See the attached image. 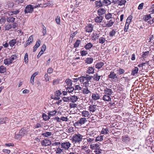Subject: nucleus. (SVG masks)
Listing matches in <instances>:
<instances>
[{
	"label": "nucleus",
	"instance_id": "nucleus-1",
	"mask_svg": "<svg viewBox=\"0 0 154 154\" xmlns=\"http://www.w3.org/2000/svg\"><path fill=\"white\" fill-rule=\"evenodd\" d=\"M111 1L109 0H103L102 1L100 0L95 2V4L97 7H100L104 6H107L111 4Z\"/></svg>",
	"mask_w": 154,
	"mask_h": 154
},
{
	"label": "nucleus",
	"instance_id": "nucleus-2",
	"mask_svg": "<svg viewBox=\"0 0 154 154\" xmlns=\"http://www.w3.org/2000/svg\"><path fill=\"white\" fill-rule=\"evenodd\" d=\"M17 58V56L15 54L12 55L9 58H7L4 60V63L5 65L8 66L9 65L12 63L14 60Z\"/></svg>",
	"mask_w": 154,
	"mask_h": 154
},
{
	"label": "nucleus",
	"instance_id": "nucleus-3",
	"mask_svg": "<svg viewBox=\"0 0 154 154\" xmlns=\"http://www.w3.org/2000/svg\"><path fill=\"white\" fill-rule=\"evenodd\" d=\"M109 80L113 83H115L118 81V78L116 74L114 72H111L108 75Z\"/></svg>",
	"mask_w": 154,
	"mask_h": 154
},
{
	"label": "nucleus",
	"instance_id": "nucleus-4",
	"mask_svg": "<svg viewBox=\"0 0 154 154\" xmlns=\"http://www.w3.org/2000/svg\"><path fill=\"white\" fill-rule=\"evenodd\" d=\"M87 122V120L85 118H82L76 122L74 123V126L76 128H78L79 126H81L85 124Z\"/></svg>",
	"mask_w": 154,
	"mask_h": 154
},
{
	"label": "nucleus",
	"instance_id": "nucleus-5",
	"mask_svg": "<svg viewBox=\"0 0 154 154\" xmlns=\"http://www.w3.org/2000/svg\"><path fill=\"white\" fill-rule=\"evenodd\" d=\"M83 137V136L79 134H75L72 138V140L75 143L79 142L82 140Z\"/></svg>",
	"mask_w": 154,
	"mask_h": 154
},
{
	"label": "nucleus",
	"instance_id": "nucleus-6",
	"mask_svg": "<svg viewBox=\"0 0 154 154\" xmlns=\"http://www.w3.org/2000/svg\"><path fill=\"white\" fill-rule=\"evenodd\" d=\"M34 8L33 5H27L25 8L24 12L25 14L32 13L34 10Z\"/></svg>",
	"mask_w": 154,
	"mask_h": 154
},
{
	"label": "nucleus",
	"instance_id": "nucleus-7",
	"mask_svg": "<svg viewBox=\"0 0 154 154\" xmlns=\"http://www.w3.org/2000/svg\"><path fill=\"white\" fill-rule=\"evenodd\" d=\"M113 2L115 4H118L119 6L125 5L126 2V0H113Z\"/></svg>",
	"mask_w": 154,
	"mask_h": 154
},
{
	"label": "nucleus",
	"instance_id": "nucleus-8",
	"mask_svg": "<svg viewBox=\"0 0 154 154\" xmlns=\"http://www.w3.org/2000/svg\"><path fill=\"white\" fill-rule=\"evenodd\" d=\"M97 107L96 105H91L88 107V110L91 113H92L97 110Z\"/></svg>",
	"mask_w": 154,
	"mask_h": 154
},
{
	"label": "nucleus",
	"instance_id": "nucleus-9",
	"mask_svg": "<svg viewBox=\"0 0 154 154\" xmlns=\"http://www.w3.org/2000/svg\"><path fill=\"white\" fill-rule=\"evenodd\" d=\"M71 143L69 142H63L61 143V148L65 150H68L70 147Z\"/></svg>",
	"mask_w": 154,
	"mask_h": 154
},
{
	"label": "nucleus",
	"instance_id": "nucleus-10",
	"mask_svg": "<svg viewBox=\"0 0 154 154\" xmlns=\"http://www.w3.org/2000/svg\"><path fill=\"white\" fill-rule=\"evenodd\" d=\"M93 26L92 24L87 25L85 27V31L88 32H91L93 29Z\"/></svg>",
	"mask_w": 154,
	"mask_h": 154
},
{
	"label": "nucleus",
	"instance_id": "nucleus-11",
	"mask_svg": "<svg viewBox=\"0 0 154 154\" xmlns=\"http://www.w3.org/2000/svg\"><path fill=\"white\" fill-rule=\"evenodd\" d=\"M82 115L84 118H89L91 116V113L90 112L86 110H84L81 112Z\"/></svg>",
	"mask_w": 154,
	"mask_h": 154
},
{
	"label": "nucleus",
	"instance_id": "nucleus-12",
	"mask_svg": "<svg viewBox=\"0 0 154 154\" xmlns=\"http://www.w3.org/2000/svg\"><path fill=\"white\" fill-rule=\"evenodd\" d=\"M110 129L109 128L106 126H104L101 131V133L102 134H108L110 131Z\"/></svg>",
	"mask_w": 154,
	"mask_h": 154
},
{
	"label": "nucleus",
	"instance_id": "nucleus-13",
	"mask_svg": "<svg viewBox=\"0 0 154 154\" xmlns=\"http://www.w3.org/2000/svg\"><path fill=\"white\" fill-rule=\"evenodd\" d=\"M14 4L12 2H8L5 3V7L6 9H9L12 8Z\"/></svg>",
	"mask_w": 154,
	"mask_h": 154
},
{
	"label": "nucleus",
	"instance_id": "nucleus-14",
	"mask_svg": "<svg viewBox=\"0 0 154 154\" xmlns=\"http://www.w3.org/2000/svg\"><path fill=\"white\" fill-rule=\"evenodd\" d=\"M100 144L99 143L95 144H91L90 145V148L92 149L95 150L100 148Z\"/></svg>",
	"mask_w": 154,
	"mask_h": 154
},
{
	"label": "nucleus",
	"instance_id": "nucleus-15",
	"mask_svg": "<svg viewBox=\"0 0 154 154\" xmlns=\"http://www.w3.org/2000/svg\"><path fill=\"white\" fill-rule=\"evenodd\" d=\"M115 23V20H110L107 21V23L106 24V26L105 27H111Z\"/></svg>",
	"mask_w": 154,
	"mask_h": 154
},
{
	"label": "nucleus",
	"instance_id": "nucleus-16",
	"mask_svg": "<svg viewBox=\"0 0 154 154\" xmlns=\"http://www.w3.org/2000/svg\"><path fill=\"white\" fill-rule=\"evenodd\" d=\"M103 19L102 16H97L94 18L95 21L97 23H101Z\"/></svg>",
	"mask_w": 154,
	"mask_h": 154
},
{
	"label": "nucleus",
	"instance_id": "nucleus-17",
	"mask_svg": "<svg viewBox=\"0 0 154 154\" xmlns=\"http://www.w3.org/2000/svg\"><path fill=\"white\" fill-rule=\"evenodd\" d=\"M102 99L104 101L109 102L111 101V99L110 95L105 94L103 96Z\"/></svg>",
	"mask_w": 154,
	"mask_h": 154
},
{
	"label": "nucleus",
	"instance_id": "nucleus-18",
	"mask_svg": "<svg viewBox=\"0 0 154 154\" xmlns=\"http://www.w3.org/2000/svg\"><path fill=\"white\" fill-rule=\"evenodd\" d=\"M104 93L106 95H111L113 93V92L111 89L106 88L104 90Z\"/></svg>",
	"mask_w": 154,
	"mask_h": 154
},
{
	"label": "nucleus",
	"instance_id": "nucleus-19",
	"mask_svg": "<svg viewBox=\"0 0 154 154\" xmlns=\"http://www.w3.org/2000/svg\"><path fill=\"white\" fill-rule=\"evenodd\" d=\"M70 101L72 102L73 103H75L78 99L77 96L75 95L69 97Z\"/></svg>",
	"mask_w": 154,
	"mask_h": 154
},
{
	"label": "nucleus",
	"instance_id": "nucleus-20",
	"mask_svg": "<svg viewBox=\"0 0 154 154\" xmlns=\"http://www.w3.org/2000/svg\"><path fill=\"white\" fill-rule=\"evenodd\" d=\"M130 140V138L129 137L126 135L122 136V141L125 143H128Z\"/></svg>",
	"mask_w": 154,
	"mask_h": 154
},
{
	"label": "nucleus",
	"instance_id": "nucleus-21",
	"mask_svg": "<svg viewBox=\"0 0 154 154\" xmlns=\"http://www.w3.org/2000/svg\"><path fill=\"white\" fill-rule=\"evenodd\" d=\"M106 11L103 8H100L98 10V14L99 16H101L104 14L105 13Z\"/></svg>",
	"mask_w": 154,
	"mask_h": 154
},
{
	"label": "nucleus",
	"instance_id": "nucleus-22",
	"mask_svg": "<svg viewBox=\"0 0 154 154\" xmlns=\"http://www.w3.org/2000/svg\"><path fill=\"white\" fill-rule=\"evenodd\" d=\"M85 139L86 140L87 142L89 144H92L95 141L94 138H92L91 136V137H87Z\"/></svg>",
	"mask_w": 154,
	"mask_h": 154
},
{
	"label": "nucleus",
	"instance_id": "nucleus-23",
	"mask_svg": "<svg viewBox=\"0 0 154 154\" xmlns=\"http://www.w3.org/2000/svg\"><path fill=\"white\" fill-rule=\"evenodd\" d=\"M92 98L94 100H97L100 98L99 95L97 93H93L92 94Z\"/></svg>",
	"mask_w": 154,
	"mask_h": 154
},
{
	"label": "nucleus",
	"instance_id": "nucleus-24",
	"mask_svg": "<svg viewBox=\"0 0 154 154\" xmlns=\"http://www.w3.org/2000/svg\"><path fill=\"white\" fill-rule=\"evenodd\" d=\"M20 11L19 10H17L15 11H10L8 13V14L11 16H12L13 15H17L19 14Z\"/></svg>",
	"mask_w": 154,
	"mask_h": 154
},
{
	"label": "nucleus",
	"instance_id": "nucleus-25",
	"mask_svg": "<svg viewBox=\"0 0 154 154\" xmlns=\"http://www.w3.org/2000/svg\"><path fill=\"white\" fill-rule=\"evenodd\" d=\"M104 65L103 62H100L97 63L95 65L96 68L98 69L101 68Z\"/></svg>",
	"mask_w": 154,
	"mask_h": 154
},
{
	"label": "nucleus",
	"instance_id": "nucleus-26",
	"mask_svg": "<svg viewBox=\"0 0 154 154\" xmlns=\"http://www.w3.org/2000/svg\"><path fill=\"white\" fill-rule=\"evenodd\" d=\"M57 113V111L54 110L51 111H49L48 114L49 116L51 117L52 116H54Z\"/></svg>",
	"mask_w": 154,
	"mask_h": 154
},
{
	"label": "nucleus",
	"instance_id": "nucleus-27",
	"mask_svg": "<svg viewBox=\"0 0 154 154\" xmlns=\"http://www.w3.org/2000/svg\"><path fill=\"white\" fill-rule=\"evenodd\" d=\"M93 46L92 44L90 42L88 43L85 46V48L87 50H89Z\"/></svg>",
	"mask_w": 154,
	"mask_h": 154
},
{
	"label": "nucleus",
	"instance_id": "nucleus-28",
	"mask_svg": "<svg viewBox=\"0 0 154 154\" xmlns=\"http://www.w3.org/2000/svg\"><path fill=\"white\" fill-rule=\"evenodd\" d=\"M16 43V40L15 39H13L10 41L8 43L10 46L12 47Z\"/></svg>",
	"mask_w": 154,
	"mask_h": 154
},
{
	"label": "nucleus",
	"instance_id": "nucleus-29",
	"mask_svg": "<svg viewBox=\"0 0 154 154\" xmlns=\"http://www.w3.org/2000/svg\"><path fill=\"white\" fill-rule=\"evenodd\" d=\"M15 19L13 17L10 16L8 17L7 18V21L9 22L14 23Z\"/></svg>",
	"mask_w": 154,
	"mask_h": 154
},
{
	"label": "nucleus",
	"instance_id": "nucleus-30",
	"mask_svg": "<svg viewBox=\"0 0 154 154\" xmlns=\"http://www.w3.org/2000/svg\"><path fill=\"white\" fill-rule=\"evenodd\" d=\"M116 32V29H113L109 33V35L110 37L114 36Z\"/></svg>",
	"mask_w": 154,
	"mask_h": 154
},
{
	"label": "nucleus",
	"instance_id": "nucleus-31",
	"mask_svg": "<svg viewBox=\"0 0 154 154\" xmlns=\"http://www.w3.org/2000/svg\"><path fill=\"white\" fill-rule=\"evenodd\" d=\"M82 149L83 150L85 151V153L88 154L90 152V150L88 149V148L86 146H82Z\"/></svg>",
	"mask_w": 154,
	"mask_h": 154
},
{
	"label": "nucleus",
	"instance_id": "nucleus-32",
	"mask_svg": "<svg viewBox=\"0 0 154 154\" xmlns=\"http://www.w3.org/2000/svg\"><path fill=\"white\" fill-rule=\"evenodd\" d=\"M138 71V68L137 67H135L131 72V74L133 75H135L137 73Z\"/></svg>",
	"mask_w": 154,
	"mask_h": 154
},
{
	"label": "nucleus",
	"instance_id": "nucleus-33",
	"mask_svg": "<svg viewBox=\"0 0 154 154\" xmlns=\"http://www.w3.org/2000/svg\"><path fill=\"white\" fill-rule=\"evenodd\" d=\"M66 88V91L69 93H71L74 91L75 90V88L74 87H68Z\"/></svg>",
	"mask_w": 154,
	"mask_h": 154
},
{
	"label": "nucleus",
	"instance_id": "nucleus-34",
	"mask_svg": "<svg viewBox=\"0 0 154 154\" xmlns=\"http://www.w3.org/2000/svg\"><path fill=\"white\" fill-rule=\"evenodd\" d=\"M65 82L68 86H71L72 85V81L69 79H67L66 80Z\"/></svg>",
	"mask_w": 154,
	"mask_h": 154
},
{
	"label": "nucleus",
	"instance_id": "nucleus-35",
	"mask_svg": "<svg viewBox=\"0 0 154 154\" xmlns=\"http://www.w3.org/2000/svg\"><path fill=\"white\" fill-rule=\"evenodd\" d=\"M51 135V132H46L42 134V136L46 137H48L49 136H50Z\"/></svg>",
	"mask_w": 154,
	"mask_h": 154
},
{
	"label": "nucleus",
	"instance_id": "nucleus-36",
	"mask_svg": "<svg viewBox=\"0 0 154 154\" xmlns=\"http://www.w3.org/2000/svg\"><path fill=\"white\" fill-rule=\"evenodd\" d=\"M94 72V69L92 67H89L87 71V73L88 74H93Z\"/></svg>",
	"mask_w": 154,
	"mask_h": 154
},
{
	"label": "nucleus",
	"instance_id": "nucleus-37",
	"mask_svg": "<svg viewBox=\"0 0 154 154\" xmlns=\"http://www.w3.org/2000/svg\"><path fill=\"white\" fill-rule=\"evenodd\" d=\"M82 92L84 94H88L89 93H90V92L88 88V87H85V88H83L82 90Z\"/></svg>",
	"mask_w": 154,
	"mask_h": 154
},
{
	"label": "nucleus",
	"instance_id": "nucleus-38",
	"mask_svg": "<svg viewBox=\"0 0 154 154\" xmlns=\"http://www.w3.org/2000/svg\"><path fill=\"white\" fill-rule=\"evenodd\" d=\"M93 61V59L92 58H87L85 60V62L88 64L91 63Z\"/></svg>",
	"mask_w": 154,
	"mask_h": 154
},
{
	"label": "nucleus",
	"instance_id": "nucleus-39",
	"mask_svg": "<svg viewBox=\"0 0 154 154\" xmlns=\"http://www.w3.org/2000/svg\"><path fill=\"white\" fill-rule=\"evenodd\" d=\"M112 14L108 13L105 15V18L107 20H109L112 18Z\"/></svg>",
	"mask_w": 154,
	"mask_h": 154
},
{
	"label": "nucleus",
	"instance_id": "nucleus-40",
	"mask_svg": "<svg viewBox=\"0 0 154 154\" xmlns=\"http://www.w3.org/2000/svg\"><path fill=\"white\" fill-rule=\"evenodd\" d=\"M151 17L150 14L144 15L143 18V19L145 21H147L148 20L151 18Z\"/></svg>",
	"mask_w": 154,
	"mask_h": 154
},
{
	"label": "nucleus",
	"instance_id": "nucleus-41",
	"mask_svg": "<svg viewBox=\"0 0 154 154\" xmlns=\"http://www.w3.org/2000/svg\"><path fill=\"white\" fill-rule=\"evenodd\" d=\"M103 140V136L102 135L99 136L97 137L95 139L96 142L101 141Z\"/></svg>",
	"mask_w": 154,
	"mask_h": 154
},
{
	"label": "nucleus",
	"instance_id": "nucleus-42",
	"mask_svg": "<svg viewBox=\"0 0 154 154\" xmlns=\"http://www.w3.org/2000/svg\"><path fill=\"white\" fill-rule=\"evenodd\" d=\"M6 68L4 66H0V73H4L6 71Z\"/></svg>",
	"mask_w": 154,
	"mask_h": 154
},
{
	"label": "nucleus",
	"instance_id": "nucleus-43",
	"mask_svg": "<svg viewBox=\"0 0 154 154\" xmlns=\"http://www.w3.org/2000/svg\"><path fill=\"white\" fill-rule=\"evenodd\" d=\"M106 41V38L103 37H101L99 38V43L101 44L104 43Z\"/></svg>",
	"mask_w": 154,
	"mask_h": 154
},
{
	"label": "nucleus",
	"instance_id": "nucleus-44",
	"mask_svg": "<svg viewBox=\"0 0 154 154\" xmlns=\"http://www.w3.org/2000/svg\"><path fill=\"white\" fill-rule=\"evenodd\" d=\"M100 75H98L97 74H94V80L98 81L100 79Z\"/></svg>",
	"mask_w": 154,
	"mask_h": 154
},
{
	"label": "nucleus",
	"instance_id": "nucleus-45",
	"mask_svg": "<svg viewBox=\"0 0 154 154\" xmlns=\"http://www.w3.org/2000/svg\"><path fill=\"white\" fill-rule=\"evenodd\" d=\"M80 41L79 40H77L76 42L74 45V47L75 48H76L79 47L80 44Z\"/></svg>",
	"mask_w": 154,
	"mask_h": 154
},
{
	"label": "nucleus",
	"instance_id": "nucleus-46",
	"mask_svg": "<svg viewBox=\"0 0 154 154\" xmlns=\"http://www.w3.org/2000/svg\"><path fill=\"white\" fill-rule=\"evenodd\" d=\"M79 79L80 82L83 84L85 81L86 80V78H85V76H81L79 77Z\"/></svg>",
	"mask_w": 154,
	"mask_h": 154
},
{
	"label": "nucleus",
	"instance_id": "nucleus-47",
	"mask_svg": "<svg viewBox=\"0 0 154 154\" xmlns=\"http://www.w3.org/2000/svg\"><path fill=\"white\" fill-rule=\"evenodd\" d=\"M143 54L142 55V57L143 58H145L147 57L149 55V51H147L145 52H143Z\"/></svg>",
	"mask_w": 154,
	"mask_h": 154
},
{
	"label": "nucleus",
	"instance_id": "nucleus-48",
	"mask_svg": "<svg viewBox=\"0 0 154 154\" xmlns=\"http://www.w3.org/2000/svg\"><path fill=\"white\" fill-rule=\"evenodd\" d=\"M121 80L123 82H128L129 80V79L128 77H123L121 78Z\"/></svg>",
	"mask_w": 154,
	"mask_h": 154
},
{
	"label": "nucleus",
	"instance_id": "nucleus-49",
	"mask_svg": "<svg viewBox=\"0 0 154 154\" xmlns=\"http://www.w3.org/2000/svg\"><path fill=\"white\" fill-rule=\"evenodd\" d=\"M89 81L87 80L86 79V80L83 83V86L85 87H88L89 85Z\"/></svg>",
	"mask_w": 154,
	"mask_h": 154
},
{
	"label": "nucleus",
	"instance_id": "nucleus-50",
	"mask_svg": "<svg viewBox=\"0 0 154 154\" xmlns=\"http://www.w3.org/2000/svg\"><path fill=\"white\" fill-rule=\"evenodd\" d=\"M57 153H60L63 152V150L60 148L58 147L57 148L56 150Z\"/></svg>",
	"mask_w": 154,
	"mask_h": 154
},
{
	"label": "nucleus",
	"instance_id": "nucleus-51",
	"mask_svg": "<svg viewBox=\"0 0 154 154\" xmlns=\"http://www.w3.org/2000/svg\"><path fill=\"white\" fill-rule=\"evenodd\" d=\"M88 53L87 51L85 50L82 51L80 52V54L82 56H84L86 55Z\"/></svg>",
	"mask_w": 154,
	"mask_h": 154
},
{
	"label": "nucleus",
	"instance_id": "nucleus-52",
	"mask_svg": "<svg viewBox=\"0 0 154 154\" xmlns=\"http://www.w3.org/2000/svg\"><path fill=\"white\" fill-rule=\"evenodd\" d=\"M6 119V118H0V125L5 123H6V121L5 120Z\"/></svg>",
	"mask_w": 154,
	"mask_h": 154
},
{
	"label": "nucleus",
	"instance_id": "nucleus-53",
	"mask_svg": "<svg viewBox=\"0 0 154 154\" xmlns=\"http://www.w3.org/2000/svg\"><path fill=\"white\" fill-rule=\"evenodd\" d=\"M131 19H132L131 17L130 16H129L128 17L127 20H126L125 24H127L128 25H129L130 23L131 22Z\"/></svg>",
	"mask_w": 154,
	"mask_h": 154
},
{
	"label": "nucleus",
	"instance_id": "nucleus-54",
	"mask_svg": "<svg viewBox=\"0 0 154 154\" xmlns=\"http://www.w3.org/2000/svg\"><path fill=\"white\" fill-rule=\"evenodd\" d=\"M49 116H47L46 114L43 113L42 114V117L43 118V119L45 121L49 119Z\"/></svg>",
	"mask_w": 154,
	"mask_h": 154
},
{
	"label": "nucleus",
	"instance_id": "nucleus-55",
	"mask_svg": "<svg viewBox=\"0 0 154 154\" xmlns=\"http://www.w3.org/2000/svg\"><path fill=\"white\" fill-rule=\"evenodd\" d=\"M19 134H20V135L22 136V137L25 134L24 129H21L19 132Z\"/></svg>",
	"mask_w": 154,
	"mask_h": 154
},
{
	"label": "nucleus",
	"instance_id": "nucleus-56",
	"mask_svg": "<svg viewBox=\"0 0 154 154\" xmlns=\"http://www.w3.org/2000/svg\"><path fill=\"white\" fill-rule=\"evenodd\" d=\"M24 61L26 63H27L28 62V54L27 53H26L24 56Z\"/></svg>",
	"mask_w": 154,
	"mask_h": 154
},
{
	"label": "nucleus",
	"instance_id": "nucleus-57",
	"mask_svg": "<svg viewBox=\"0 0 154 154\" xmlns=\"http://www.w3.org/2000/svg\"><path fill=\"white\" fill-rule=\"evenodd\" d=\"M102 150L99 149V148L96 149L94 151V152L96 154H100L101 153Z\"/></svg>",
	"mask_w": 154,
	"mask_h": 154
},
{
	"label": "nucleus",
	"instance_id": "nucleus-58",
	"mask_svg": "<svg viewBox=\"0 0 154 154\" xmlns=\"http://www.w3.org/2000/svg\"><path fill=\"white\" fill-rule=\"evenodd\" d=\"M6 21V19L5 17H2L0 19V23H4Z\"/></svg>",
	"mask_w": 154,
	"mask_h": 154
},
{
	"label": "nucleus",
	"instance_id": "nucleus-59",
	"mask_svg": "<svg viewBox=\"0 0 154 154\" xmlns=\"http://www.w3.org/2000/svg\"><path fill=\"white\" fill-rule=\"evenodd\" d=\"M40 44L41 41L40 40L38 39L35 46L37 48H38L40 46Z\"/></svg>",
	"mask_w": 154,
	"mask_h": 154
},
{
	"label": "nucleus",
	"instance_id": "nucleus-60",
	"mask_svg": "<svg viewBox=\"0 0 154 154\" xmlns=\"http://www.w3.org/2000/svg\"><path fill=\"white\" fill-rule=\"evenodd\" d=\"M69 97H64L63 98V100L64 102H68L70 101V100L69 99Z\"/></svg>",
	"mask_w": 154,
	"mask_h": 154
},
{
	"label": "nucleus",
	"instance_id": "nucleus-61",
	"mask_svg": "<svg viewBox=\"0 0 154 154\" xmlns=\"http://www.w3.org/2000/svg\"><path fill=\"white\" fill-rule=\"evenodd\" d=\"M75 90H81L82 89V88L80 87L79 85H76L75 86V88H74Z\"/></svg>",
	"mask_w": 154,
	"mask_h": 154
},
{
	"label": "nucleus",
	"instance_id": "nucleus-62",
	"mask_svg": "<svg viewBox=\"0 0 154 154\" xmlns=\"http://www.w3.org/2000/svg\"><path fill=\"white\" fill-rule=\"evenodd\" d=\"M60 17L59 16H57L56 18V21L57 24H60Z\"/></svg>",
	"mask_w": 154,
	"mask_h": 154
},
{
	"label": "nucleus",
	"instance_id": "nucleus-63",
	"mask_svg": "<svg viewBox=\"0 0 154 154\" xmlns=\"http://www.w3.org/2000/svg\"><path fill=\"white\" fill-rule=\"evenodd\" d=\"M12 28V25L10 24L7 25L5 27V29L6 30H9Z\"/></svg>",
	"mask_w": 154,
	"mask_h": 154
},
{
	"label": "nucleus",
	"instance_id": "nucleus-64",
	"mask_svg": "<svg viewBox=\"0 0 154 154\" xmlns=\"http://www.w3.org/2000/svg\"><path fill=\"white\" fill-rule=\"evenodd\" d=\"M2 152L7 154H9L10 153L11 151L9 150L4 149H3Z\"/></svg>",
	"mask_w": 154,
	"mask_h": 154
}]
</instances>
